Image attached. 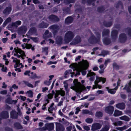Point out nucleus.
<instances>
[{"mask_svg": "<svg viewBox=\"0 0 131 131\" xmlns=\"http://www.w3.org/2000/svg\"><path fill=\"white\" fill-rule=\"evenodd\" d=\"M73 82L74 86L71 87V88L75 91L77 92L81 93L83 90L86 89L85 88L84 85H82L80 82H78L77 79H75Z\"/></svg>", "mask_w": 131, "mask_h": 131, "instance_id": "obj_1", "label": "nucleus"}, {"mask_svg": "<svg viewBox=\"0 0 131 131\" xmlns=\"http://www.w3.org/2000/svg\"><path fill=\"white\" fill-rule=\"evenodd\" d=\"M89 66L88 62L86 60H83V62H80L79 65L78 70L79 72H81L82 74L85 75L86 74L85 70L87 69Z\"/></svg>", "mask_w": 131, "mask_h": 131, "instance_id": "obj_2", "label": "nucleus"}, {"mask_svg": "<svg viewBox=\"0 0 131 131\" xmlns=\"http://www.w3.org/2000/svg\"><path fill=\"white\" fill-rule=\"evenodd\" d=\"M95 34L96 37H95L93 35L91 34V36L89 39V42L91 43H93L99 42L101 38L100 33L99 32H95Z\"/></svg>", "mask_w": 131, "mask_h": 131, "instance_id": "obj_3", "label": "nucleus"}, {"mask_svg": "<svg viewBox=\"0 0 131 131\" xmlns=\"http://www.w3.org/2000/svg\"><path fill=\"white\" fill-rule=\"evenodd\" d=\"M75 35V34L71 31H68L65 34L64 40L66 43H68L71 41Z\"/></svg>", "mask_w": 131, "mask_h": 131, "instance_id": "obj_4", "label": "nucleus"}, {"mask_svg": "<svg viewBox=\"0 0 131 131\" xmlns=\"http://www.w3.org/2000/svg\"><path fill=\"white\" fill-rule=\"evenodd\" d=\"M54 125L52 123H46L44 127L40 129V130L41 131H43L46 129H48L49 130H51L53 129Z\"/></svg>", "mask_w": 131, "mask_h": 131, "instance_id": "obj_5", "label": "nucleus"}, {"mask_svg": "<svg viewBox=\"0 0 131 131\" xmlns=\"http://www.w3.org/2000/svg\"><path fill=\"white\" fill-rule=\"evenodd\" d=\"M81 38L79 36H77L71 42L70 44L71 45H75L80 43L81 41Z\"/></svg>", "mask_w": 131, "mask_h": 131, "instance_id": "obj_6", "label": "nucleus"}, {"mask_svg": "<svg viewBox=\"0 0 131 131\" xmlns=\"http://www.w3.org/2000/svg\"><path fill=\"white\" fill-rule=\"evenodd\" d=\"M118 34V31L116 30H112L111 34V38L113 41H114L117 38Z\"/></svg>", "mask_w": 131, "mask_h": 131, "instance_id": "obj_7", "label": "nucleus"}, {"mask_svg": "<svg viewBox=\"0 0 131 131\" xmlns=\"http://www.w3.org/2000/svg\"><path fill=\"white\" fill-rule=\"evenodd\" d=\"M48 28L51 30H52V32L53 34L55 35L58 31L60 29V27L57 25H52L50 26Z\"/></svg>", "mask_w": 131, "mask_h": 131, "instance_id": "obj_8", "label": "nucleus"}, {"mask_svg": "<svg viewBox=\"0 0 131 131\" xmlns=\"http://www.w3.org/2000/svg\"><path fill=\"white\" fill-rule=\"evenodd\" d=\"M14 51L15 52H16L19 53V54H21V57L23 59H24L23 57V56H26L24 52L20 49L18 48V47H17V48H15L14 49V50L13 51V52Z\"/></svg>", "mask_w": 131, "mask_h": 131, "instance_id": "obj_9", "label": "nucleus"}, {"mask_svg": "<svg viewBox=\"0 0 131 131\" xmlns=\"http://www.w3.org/2000/svg\"><path fill=\"white\" fill-rule=\"evenodd\" d=\"M126 39L127 37L125 34L122 33L119 35V39L120 42H125L126 40Z\"/></svg>", "mask_w": 131, "mask_h": 131, "instance_id": "obj_10", "label": "nucleus"}, {"mask_svg": "<svg viewBox=\"0 0 131 131\" xmlns=\"http://www.w3.org/2000/svg\"><path fill=\"white\" fill-rule=\"evenodd\" d=\"M71 66L72 68H73V70H77V71H78V72L75 74V76H76L78 75H80V72H79L78 70L79 69V65L77 63H73L71 65H70V67Z\"/></svg>", "mask_w": 131, "mask_h": 131, "instance_id": "obj_11", "label": "nucleus"}, {"mask_svg": "<svg viewBox=\"0 0 131 131\" xmlns=\"http://www.w3.org/2000/svg\"><path fill=\"white\" fill-rule=\"evenodd\" d=\"M114 107L112 106H108L106 107L105 108V111L108 114H112L114 110Z\"/></svg>", "mask_w": 131, "mask_h": 131, "instance_id": "obj_12", "label": "nucleus"}, {"mask_svg": "<svg viewBox=\"0 0 131 131\" xmlns=\"http://www.w3.org/2000/svg\"><path fill=\"white\" fill-rule=\"evenodd\" d=\"M101 125L99 123H96L93 124L92 126V130L94 131L101 128Z\"/></svg>", "mask_w": 131, "mask_h": 131, "instance_id": "obj_13", "label": "nucleus"}, {"mask_svg": "<svg viewBox=\"0 0 131 131\" xmlns=\"http://www.w3.org/2000/svg\"><path fill=\"white\" fill-rule=\"evenodd\" d=\"M56 128L57 131H63L64 130V128L62 125L59 123H56Z\"/></svg>", "mask_w": 131, "mask_h": 131, "instance_id": "obj_14", "label": "nucleus"}, {"mask_svg": "<svg viewBox=\"0 0 131 131\" xmlns=\"http://www.w3.org/2000/svg\"><path fill=\"white\" fill-rule=\"evenodd\" d=\"M102 81L103 83H105L106 81V79L105 78L102 77L97 78L96 77V80L94 82L96 86L98 85V83Z\"/></svg>", "mask_w": 131, "mask_h": 131, "instance_id": "obj_15", "label": "nucleus"}, {"mask_svg": "<svg viewBox=\"0 0 131 131\" xmlns=\"http://www.w3.org/2000/svg\"><path fill=\"white\" fill-rule=\"evenodd\" d=\"M27 29V27L26 26H22L18 29V33L19 34L25 33Z\"/></svg>", "mask_w": 131, "mask_h": 131, "instance_id": "obj_16", "label": "nucleus"}, {"mask_svg": "<svg viewBox=\"0 0 131 131\" xmlns=\"http://www.w3.org/2000/svg\"><path fill=\"white\" fill-rule=\"evenodd\" d=\"M130 88H131V80L128 84H127L125 86V87L123 89V90H126L128 92H131V90L130 89Z\"/></svg>", "mask_w": 131, "mask_h": 131, "instance_id": "obj_17", "label": "nucleus"}, {"mask_svg": "<svg viewBox=\"0 0 131 131\" xmlns=\"http://www.w3.org/2000/svg\"><path fill=\"white\" fill-rule=\"evenodd\" d=\"M52 34L50 32H49L48 30H46L43 35L44 38L46 39L48 38L52 37Z\"/></svg>", "mask_w": 131, "mask_h": 131, "instance_id": "obj_18", "label": "nucleus"}, {"mask_svg": "<svg viewBox=\"0 0 131 131\" xmlns=\"http://www.w3.org/2000/svg\"><path fill=\"white\" fill-rule=\"evenodd\" d=\"M95 75V74L93 72H90L87 74V77H90L89 80L90 81H93L94 79V76Z\"/></svg>", "mask_w": 131, "mask_h": 131, "instance_id": "obj_19", "label": "nucleus"}, {"mask_svg": "<svg viewBox=\"0 0 131 131\" xmlns=\"http://www.w3.org/2000/svg\"><path fill=\"white\" fill-rule=\"evenodd\" d=\"M21 114V113L19 112V113L18 114L15 111H12L10 113V117H11L14 119H16L17 118L18 114Z\"/></svg>", "mask_w": 131, "mask_h": 131, "instance_id": "obj_20", "label": "nucleus"}, {"mask_svg": "<svg viewBox=\"0 0 131 131\" xmlns=\"http://www.w3.org/2000/svg\"><path fill=\"white\" fill-rule=\"evenodd\" d=\"M50 20L53 21H59V19L56 16L53 15H51L49 17Z\"/></svg>", "mask_w": 131, "mask_h": 131, "instance_id": "obj_21", "label": "nucleus"}, {"mask_svg": "<svg viewBox=\"0 0 131 131\" xmlns=\"http://www.w3.org/2000/svg\"><path fill=\"white\" fill-rule=\"evenodd\" d=\"M11 10L12 6L11 5H10L9 7H6L4 10L3 13L6 15H8L9 14V13L11 11Z\"/></svg>", "mask_w": 131, "mask_h": 131, "instance_id": "obj_22", "label": "nucleus"}, {"mask_svg": "<svg viewBox=\"0 0 131 131\" xmlns=\"http://www.w3.org/2000/svg\"><path fill=\"white\" fill-rule=\"evenodd\" d=\"M95 0H82V2L83 4H85L87 2L88 4L90 5L92 4L93 6L94 5V2L95 1Z\"/></svg>", "mask_w": 131, "mask_h": 131, "instance_id": "obj_23", "label": "nucleus"}, {"mask_svg": "<svg viewBox=\"0 0 131 131\" xmlns=\"http://www.w3.org/2000/svg\"><path fill=\"white\" fill-rule=\"evenodd\" d=\"M116 107L120 109H123L125 107V105L123 103L117 104L116 105Z\"/></svg>", "mask_w": 131, "mask_h": 131, "instance_id": "obj_24", "label": "nucleus"}, {"mask_svg": "<svg viewBox=\"0 0 131 131\" xmlns=\"http://www.w3.org/2000/svg\"><path fill=\"white\" fill-rule=\"evenodd\" d=\"M110 31L109 29H104L102 32V35L103 37H105L109 35Z\"/></svg>", "mask_w": 131, "mask_h": 131, "instance_id": "obj_25", "label": "nucleus"}, {"mask_svg": "<svg viewBox=\"0 0 131 131\" xmlns=\"http://www.w3.org/2000/svg\"><path fill=\"white\" fill-rule=\"evenodd\" d=\"M118 87L116 86L114 89H109L108 88L106 87V89L108 91V92L112 94H114L116 92V90H117Z\"/></svg>", "mask_w": 131, "mask_h": 131, "instance_id": "obj_26", "label": "nucleus"}, {"mask_svg": "<svg viewBox=\"0 0 131 131\" xmlns=\"http://www.w3.org/2000/svg\"><path fill=\"white\" fill-rule=\"evenodd\" d=\"M48 26V24L44 22H42L39 24L38 26L39 28H46Z\"/></svg>", "mask_w": 131, "mask_h": 131, "instance_id": "obj_27", "label": "nucleus"}, {"mask_svg": "<svg viewBox=\"0 0 131 131\" xmlns=\"http://www.w3.org/2000/svg\"><path fill=\"white\" fill-rule=\"evenodd\" d=\"M73 21V18L71 17H69L66 18L65 20V23L69 24L71 23Z\"/></svg>", "mask_w": 131, "mask_h": 131, "instance_id": "obj_28", "label": "nucleus"}, {"mask_svg": "<svg viewBox=\"0 0 131 131\" xmlns=\"http://www.w3.org/2000/svg\"><path fill=\"white\" fill-rule=\"evenodd\" d=\"M112 21H111L109 22L104 21L103 22L104 25L107 27H109L112 26Z\"/></svg>", "mask_w": 131, "mask_h": 131, "instance_id": "obj_29", "label": "nucleus"}, {"mask_svg": "<svg viewBox=\"0 0 131 131\" xmlns=\"http://www.w3.org/2000/svg\"><path fill=\"white\" fill-rule=\"evenodd\" d=\"M110 128V125L109 124L106 125L102 128L100 131H108Z\"/></svg>", "mask_w": 131, "mask_h": 131, "instance_id": "obj_30", "label": "nucleus"}, {"mask_svg": "<svg viewBox=\"0 0 131 131\" xmlns=\"http://www.w3.org/2000/svg\"><path fill=\"white\" fill-rule=\"evenodd\" d=\"M128 127L127 125H125L122 127H116L115 128V129L118 130L122 131L127 129Z\"/></svg>", "mask_w": 131, "mask_h": 131, "instance_id": "obj_31", "label": "nucleus"}, {"mask_svg": "<svg viewBox=\"0 0 131 131\" xmlns=\"http://www.w3.org/2000/svg\"><path fill=\"white\" fill-rule=\"evenodd\" d=\"M122 114V113L121 111L118 110H115V111L113 115L115 116H117L120 115H121Z\"/></svg>", "mask_w": 131, "mask_h": 131, "instance_id": "obj_32", "label": "nucleus"}, {"mask_svg": "<svg viewBox=\"0 0 131 131\" xmlns=\"http://www.w3.org/2000/svg\"><path fill=\"white\" fill-rule=\"evenodd\" d=\"M6 102L8 104H11L14 102H15L16 103L17 102V101H15L14 100H12L10 97H8L6 100Z\"/></svg>", "mask_w": 131, "mask_h": 131, "instance_id": "obj_33", "label": "nucleus"}, {"mask_svg": "<svg viewBox=\"0 0 131 131\" xmlns=\"http://www.w3.org/2000/svg\"><path fill=\"white\" fill-rule=\"evenodd\" d=\"M82 112L83 114H89L91 115H93V113L91 111H90L87 110H82Z\"/></svg>", "mask_w": 131, "mask_h": 131, "instance_id": "obj_34", "label": "nucleus"}, {"mask_svg": "<svg viewBox=\"0 0 131 131\" xmlns=\"http://www.w3.org/2000/svg\"><path fill=\"white\" fill-rule=\"evenodd\" d=\"M120 119L125 121H128L130 120V118L126 116H124L119 117Z\"/></svg>", "mask_w": 131, "mask_h": 131, "instance_id": "obj_35", "label": "nucleus"}, {"mask_svg": "<svg viewBox=\"0 0 131 131\" xmlns=\"http://www.w3.org/2000/svg\"><path fill=\"white\" fill-rule=\"evenodd\" d=\"M103 113L100 111L97 112L96 113L95 116L98 118H100L102 116Z\"/></svg>", "mask_w": 131, "mask_h": 131, "instance_id": "obj_36", "label": "nucleus"}, {"mask_svg": "<svg viewBox=\"0 0 131 131\" xmlns=\"http://www.w3.org/2000/svg\"><path fill=\"white\" fill-rule=\"evenodd\" d=\"M21 24V21L20 20H18L15 22L12 23V26L17 27V26L20 25Z\"/></svg>", "mask_w": 131, "mask_h": 131, "instance_id": "obj_37", "label": "nucleus"}, {"mask_svg": "<svg viewBox=\"0 0 131 131\" xmlns=\"http://www.w3.org/2000/svg\"><path fill=\"white\" fill-rule=\"evenodd\" d=\"M15 127L18 129H21L23 128V127L19 123H16L14 124Z\"/></svg>", "mask_w": 131, "mask_h": 131, "instance_id": "obj_38", "label": "nucleus"}, {"mask_svg": "<svg viewBox=\"0 0 131 131\" xmlns=\"http://www.w3.org/2000/svg\"><path fill=\"white\" fill-rule=\"evenodd\" d=\"M115 80H118V81L117 82V85L116 86L118 87V86H119V84L120 83V82L121 81V80H119V78H118V77H117L116 78H114L113 79H112V81H113Z\"/></svg>", "mask_w": 131, "mask_h": 131, "instance_id": "obj_39", "label": "nucleus"}, {"mask_svg": "<svg viewBox=\"0 0 131 131\" xmlns=\"http://www.w3.org/2000/svg\"><path fill=\"white\" fill-rule=\"evenodd\" d=\"M103 42L106 45H108L110 43L111 41L109 39L105 38L103 40Z\"/></svg>", "mask_w": 131, "mask_h": 131, "instance_id": "obj_40", "label": "nucleus"}, {"mask_svg": "<svg viewBox=\"0 0 131 131\" xmlns=\"http://www.w3.org/2000/svg\"><path fill=\"white\" fill-rule=\"evenodd\" d=\"M63 13L66 14L69 13L70 12V9L68 7L64 8L63 9Z\"/></svg>", "mask_w": 131, "mask_h": 131, "instance_id": "obj_41", "label": "nucleus"}, {"mask_svg": "<svg viewBox=\"0 0 131 131\" xmlns=\"http://www.w3.org/2000/svg\"><path fill=\"white\" fill-rule=\"evenodd\" d=\"M23 82L28 87L30 88H33L34 87L33 85L29 83L28 82L26 81H23Z\"/></svg>", "mask_w": 131, "mask_h": 131, "instance_id": "obj_42", "label": "nucleus"}, {"mask_svg": "<svg viewBox=\"0 0 131 131\" xmlns=\"http://www.w3.org/2000/svg\"><path fill=\"white\" fill-rule=\"evenodd\" d=\"M123 122L122 121H119L116 122H115L113 123V124L115 126H121L123 124Z\"/></svg>", "mask_w": 131, "mask_h": 131, "instance_id": "obj_43", "label": "nucleus"}, {"mask_svg": "<svg viewBox=\"0 0 131 131\" xmlns=\"http://www.w3.org/2000/svg\"><path fill=\"white\" fill-rule=\"evenodd\" d=\"M27 93L28 94V96L29 97H32L33 96V93L31 90L28 91L27 92Z\"/></svg>", "mask_w": 131, "mask_h": 131, "instance_id": "obj_44", "label": "nucleus"}, {"mask_svg": "<svg viewBox=\"0 0 131 131\" xmlns=\"http://www.w3.org/2000/svg\"><path fill=\"white\" fill-rule=\"evenodd\" d=\"M85 122L89 123H91L93 121L92 118H88L85 120Z\"/></svg>", "mask_w": 131, "mask_h": 131, "instance_id": "obj_45", "label": "nucleus"}, {"mask_svg": "<svg viewBox=\"0 0 131 131\" xmlns=\"http://www.w3.org/2000/svg\"><path fill=\"white\" fill-rule=\"evenodd\" d=\"M30 38L32 40L34 41L37 42L38 40V38L37 37H30Z\"/></svg>", "mask_w": 131, "mask_h": 131, "instance_id": "obj_46", "label": "nucleus"}, {"mask_svg": "<svg viewBox=\"0 0 131 131\" xmlns=\"http://www.w3.org/2000/svg\"><path fill=\"white\" fill-rule=\"evenodd\" d=\"M41 78L40 76H37L36 74L35 73L30 78L32 79H34L35 78H37L38 79L40 78Z\"/></svg>", "mask_w": 131, "mask_h": 131, "instance_id": "obj_47", "label": "nucleus"}, {"mask_svg": "<svg viewBox=\"0 0 131 131\" xmlns=\"http://www.w3.org/2000/svg\"><path fill=\"white\" fill-rule=\"evenodd\" d=\"M102 55L104 56L105 55L109 54V52L107 51L103 50L102 52Z\"/></svg>", "mask_w": 131, "mask_h": 131, "instance_id": "obj_48", "label": "nucleus"}, {"mask_svg": "<svg viewBox=\"0 0 131 131\" xmlns=\"http://www.w3.org/2000/svg\"><path fill=\"white\" fill-rule=\"evenodd\" d=\"M11 18L10 17H9L7 19L4 24L6 25L8 23L11 21Z\"/></svg>", "mask_w": 131, "mask_h": 131, "instance_id": "obj_49", "label": "nucleus"}, {"mask_svg": "<svg viewBox=\"0 0 131 131\" xmlns=\"http://www.w3.org/2000/svg\"><path fill=\"white\" fill-rule=\"evenodd\" d=\"M36 29L35 28H32L30 29L29 32L31 33H33L35 32L36 31Z\"/></svg>", "mask_w": 131, "mask_h": 131, "instance_id": "obj_50", "label": "nucleus"}, {"mask_svg": "<svg viewBox=\"0 0 131 131\" xmlns=\"http://www.w3.org/2000/svg\"><path fill=\"white\" fill-rule=\"evenodd\" d=\"M25 46L27 49H29L32 47V46L30 44L26 43L25 44Z\"/></svg>", "mask_w": 131, "mask_h": 131, "instance_id": "obj_51", "label": "nucleus"}, {"mask_svg": "<svg viewBox=\"0 0 131 131\" xmlns=\"http://www.w3.org/2000/svg\"><path fill=\"white\" fill-rule=\"evenodd\" d=\"M62 39L61 38H60L59 39L57 40L56 41V43L58 44H61L62 43Z\"/></svg>", "mask_w": 131, "mask_h": 131, "instance_id": "obj_52", "label": "nucleus"}, {"mask_svg": "<svg viewBox=\"0 0 131 131\" xmlns=\"http://www.w3.org/2000/svg\"><path fill=\"white\" fill-rule=\"evenodd\" d=\"M113 67L114 69H116L117 70L119 68V67L116 63H114L113 64Z\"/></svg>", "mask_w": 131, "mask_h": 131, "instance_id": "obj_53", "label": "nucleus"}, {"mask_svg": "<svg viewBox=\"0 0 131 131\" xmlns=\"http://www.w3.org/2000/svg\"><path fill=\"white\" fill-rule=\"evenodd\" d=\"M104 9L103 7H100L97 8V10L98 12H101L103 11Z\"/></svg>", "mask_w": 131, "mask_h": 131, "instance_id": "obj_54", "label": "nucleus"}, {"mask_svg": "<svg viewBox=\"0 0 131 131\" xmlns=\"http://www.w3.org/2000/svg\"><path fill=\"white\" fill-rule=\"evenodd\" d=\"M75 1L74 0H66L65 2L69 4L74 3L75 2Z\"/></svg>", "mask_w": 131, "mask_h": 131, "instance_id": "obj_55", "label": "nucleus"}, {"mask_svg": "<svg viewBox=\"0 0 131 131\" xmlns=\"http://www.w3.org/2000/svg\"><path fill=\"white\" fill-rule=\"evenodd\" d=\"M71 70H67L65 72V74L66 75L68 74L69 73H71V74H72L73 73H71Z\"/></svg>", "mask_w": 131, "mask_h": 131, "instance_id": "obj_56", "label": "nucleus"}, {"mask_svg": "<svg viewBox=\"0 0 131 131\" xmlns=\"http://www.w3.org/2000/svg\"><path fill=\"white\" fill-rule=\"evenodd\" d=\"M127 30L128 35L131 37V28H128L127 29Z\"/></svg>", "mask_w": 131, "mask_h": 131, "instance_id": "obj_57", "label": "nucleus"}, {"mask_svg": "<svg viewBox=\"0 0 131 131\" xmlns=\"http://www.w3.org/2000/svg\"><path fill=\"white\" fill-rule=\"evenodd\" d=\"M83 128L86 131H88L90 129V127L88 126H84Z\"/></svg>", "mask_w": 131, "mask_h": 131, "instance_id": "obj_58", "label": "nucleus"}, {"mask_svg": "<svg viewBox=\"0 0 131 131\" xmlns=\"http://www.w3.org/2000/svg\"><path fill=\"white\" fill-rule=\"evenodd\" d=\"M96 93L98 94H104V92L103 91L101 90H98L97 91Z\"/></svg>", "mask_w": 131, "mask_h": 131, "instance_id": "obj_59", "label": "nucleus"}, {"mask_svg": "<svg viewBox=\"0 0 131 131\" xmlns=\"http://www.w3.org/2000/svg\"><path fill=\"white\" fill-rule=\"evenodd\" d=\"M43 51L42 52H44L46 53V54H48V52L47 51V50H48V48L47 47H45L42 48Z\"/></svg>", "mask_w": 131, "mask_h": 131, "instance_id": "obj_60", "label": "nucleus"}, {"mask_svg": "<svg viewBox=\"0 0 131 131\" xmlns=\"http://www.w3.org/2000/svg\"><path fill=\"white\" fill-rule=\"evenodd\" d=\"M0 93L2 94H6L7 93V91L6 90H5L1 91Z\"/></svg>", "mask_w": 131, "mask_h": 131, "instance_id": "obj_61", "label": "nucleus"}, {"mask_svg": "<svg viewBox=\"0 0 131 131\" xmlns=\"http://www.w3.org/2000/svg\"><path fill=\"white\" fill-rule=\"evenodd\" d=\"M56 93L55 94V95L56 96L57 95V96H58L60 94V90H56Z\"/></svg>", "mask_w": 131, "mask_h": 131, "instance_id": "obj_62", "label": "nucleus"}, {"mask_svg": "<svg viewBox=\"0 0 131 131\" xmlns=\"http://www.w3.org/2000/svg\"><path fill=\"white\" fill-rule=\"evenodd\" d=\"M60 94L62 96H64L65 95V93L64 91L63 90H60Z\"/></svg>", "mask_w": 131, "mask_h": 131, "instance_id": "obj_63", "label": "nucleus"}, {"mask_svg": "<svg viewBox=\"0 0 131 131\" xmlns=\"http://www.w3.org/2000/svg\"><path fill=\"white\" fill-rule=\"evenodd\" d=\"M44 84L47 85H49L50 84V82L49 81H46L44 82Z\"/></svg>", "mask_w": 131, "mask_h": 131, "instance_id": "obj_64", "label": "nucleus"}]
</instances>
